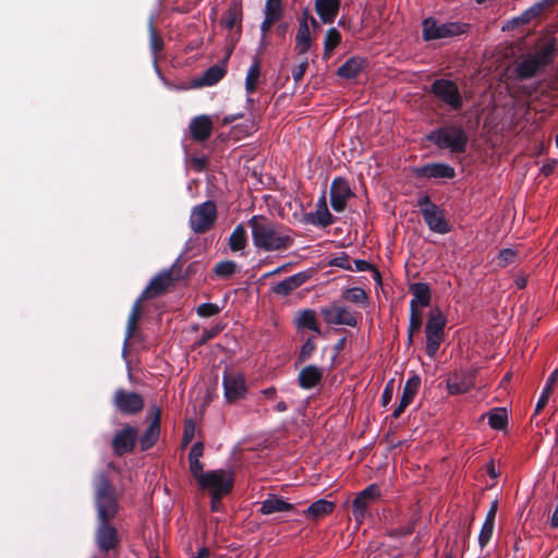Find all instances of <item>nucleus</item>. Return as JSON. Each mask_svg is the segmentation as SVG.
<instances>
[{"label":"nucleus","instance_id":"1","mask_svg":"<svg viewBox=\"0 0 558 558\" xmlns=\"http://www.w3.org/2000/svg\"><path fill=\"white\" fill-rule=\"evenodd\" d=\"M253 245L265 252H283L293 243V231L263 215H254L247 221Z\"/></svg>","mask_w":558,"mask_h":558},{"label":"nucleus","instance_id":"2","mask_svg":"<svg viewBox=\"0 0 558 558\" xmlns=\"http://www.w3.org/2000/svg\"><path fill=\"white\" fill-rule=\"evenodd\" d=\"M93 487L97 521H112L120 508L117 488L105 472L95 474Z\"/></svg>","mask_w":558,"mask_h":558},{"label":"nucleus","instance_id":"3","mask_svg":"<svg viewBox=\"0 0 558 558\" xmlns=\"http://www.w3.org/2000/svg\"><path fill=\"white\" fill-rule=\"evenodd\" d=\"M426 141L436 145L439 149H448L451 154L466 151L469 135L459 124H446L434 129L426 136Z\"/></svg>","mask_w":558,"mask_h":558},{"label":"nucleus","instance_id":"4","mask_svg":"<svg viewBox=\"0 0 558 558\" xmlns=\"http://www.w3.org/2000/svg\"><path fill=\"white\" fill-rule=\"evenodd\" d=\"M555 52L556 41L551 39L545 43L535 52L526 54L514 69L515 78L525 81L536 76L553 62Z\"/></svg>","mask_w":558,"mask_h":558},{"label":"nucleus","instance_id":"5","mask_svg":"<svg viewBox=\"0 0 558 558\" xmlns=\"http://www.w3.org/2000/svg\"><path fill=\"white\" fill-rule=\"evenodd\" d=\"M416 206L424 222L432 232L447 234L451 231V225L445 216V211L437 204L432 202L428 194H423L417 198Z\"/></svg>","mask_w":558,"mask_h":558},{"label":"nucleus","instance_id":"6","mask_svg":"<svg viewBox=\"0 0 558 558\" xmlns=\"http://www.w3.org/2000/svg\"><path fill=\"white\" fill-rule=\"evenodd\" d=\"M470 24L447 22L439 24L434 17H426L422 22V38L424 41L444 39L465 34Z\"/></svg>","mask_w":558,"mask_h":558},{"label":"nucleus","instance_id":"7","mask_svg":"<svg viewBox=\"0 0 558 558\" xmlns=\"http://www.w3.org/2000/svg\"><path fill=\"white\" fill-rule=\"evenodd\" d=\"M217 220V206L214 201H206L193 207L190 215V228L196 234L209 231Z\"/></svg>","mask_w":558,"mask_h":558},{"label":"nucleus","instance_id":"8","mask_svg":"<svg viewBox=\"0 0 558 558\" xmlns=\"http://www.w3.org/2000/svg\"><path fill=\"white\" fill-rule=\"evenodd\" d=\"M202 490L208 494L229 495L234 486V476L232 472L223 469L207 471L205 476L198 483Z\"/></svg>","mask_w":558,"mask_h":558},{"label":"nucleus","instance_id":"9","mask_svg":"<svg viewBox=\"0 0 558 558\" xmlns=\"http://www.w3.org/2000/svg\"><path fill=\"white\" fill-rule=\"evenodd\" d=\"M447 324V319L444 314L437 310L430 312L425 326L426 333V347L425 352L429 357H435L437 354L441 341L444 339V330Z\"/></svg>","mask_w":558,"mask_h":558},{"label":"nucleus","instance_id":"10","mask_svg":"<svg viewBox=\"0 0 558 558\" xmlns=\"http://www.w3.org/2000/svg\"><path fill=\"white\" fill-rule=\"evenodd\" d=\"M429 93L447 105L451 110L459 111L463 107V98L456 82L447 78H437Z\"/></svg>","mask_w":558,"mask_h":558},{"label":"nucleus","instance_id":"11","mask_svg":"<svg viewBox=\"0 0 558 558\" xmlns=\"http://www.w3.org/2000/svg\"><path fill=\"white\" fill-rule=\"evenodd\" d=\"M242 19L243 11L240 2L232 1L230 2L227 11L220 19V25L229 31L235 28L234 33L230 34L229 40L230 45L227 49V58H230L232 54L236 43L240 40L242 34Z\"/></svg>","mask_w":558,"mask_h":558},{"label":"nucleus","instance_id":"12","mask_svg":"<svg viewBox=\"0 0 558 558\" xmlns=\"http://www.w3.org/2000/svg\"><path fill=\"white\" fill-rule=\"evenodd\" d=\"M112 405L124 415H135L143 411L145 401L142 395L119 388L112 397Z\"/></svg>","mask_w":558,"mask_h":558},{"label":"nucleus","instance_id":"13","mask_svg":"<svg viewBox=\"0 0 558 558\" xmlns=\"http://www.w3.org/2000/svg\"><path fill=\"white\" fill-rule=\"evenodd\" d=\"M223 396L228 403H234L245 397L247 387L242 374L226 369L222 374Z\"/></svg>","mask_w":558,"mask_h":558},{"label":"nucleus","instance_id":"14","mask_svg":"<svg viewBox=\"0 0 558 558\" xmlns=\"http://www.w3.org/2000/svg\"><path fill=\"white\" fill-rule=\"evenodd\" d=\"M411 172L417 180H452L456 178V169L445 162H428L413 167Z\"/></svg>","mask_w":558,"mask_h":558},{"label":"nucleus","instance_id":"15","mask_svg":"<svg viewBox=\"0 0 558 558\" xmlns=\"http://www.w3.org/2000/svg\"><path fill=\"white\" fill-rule=\"evenodd\" d=\"M380 497V489L376 484H371L361 490L352 501V515L360 525L363 523L368 507Z\"/></svg>","mask_w":558,"mask_h":558},{"label":"nucleus","instance_id":"16","mask_svg":"<svg viewBox=\"0 0 558 558\" xmlns=\"http://www.w3.org/2000/svg\"><path fill=\"white\" fill-rule=\"evenodd\" d=\"M94 538L97 548L104 554L116 549L120 544L118 530L111 521H98Z\"/></svg>","mask_w":558,"mask_h":558},{"label":"nucleus","instance_id":"17","mask_svg":"<svg viewBox=\"0 0 558 558\" xmlns=\"http://www.w3.org/2000/svg\"><path fill=\"white\" fill-rule=\"evenodd\" d=\"M355 194L352 191L348 180L343 177H336L330 184V205L337 213H342L350 198Z\"/></svg>","mask_w":558,"mask_h":558},{"label":"nucleus","instance_id":"18","mask_svg":"<svg viewBox=\"0 0 558 558\" xmlns=\"http://www.w3.org/2000/svg\"><path fill=\"white\" fill-rule=\"evenodd\" d=\"M174 280L173 268L162 270L150 280L138 299L145 301L163 294Z\"/></svg>","mask_w":558,"mask_h":558},{"label":"nucleus","instance_id":"19","mask_svg":"<svg viewBox=\"0 0 558 558\" xmlns=\"http://www.w3.org/2000/svg\"><path fill=\"white\" fill-rule=\"evenodd\" d=\"M320 313L325 322L330 325H347L350 327L357 325L355 315L347 307L338 306L337 304L322 307Z\"/></svg>","mask_w":558,"mask_h":558},{"label":"nucleus","instance_id":"20","mask_svg":"<svg viewBox=\"0 0 558 558\" xmlns=\"http://www.w3.org/2000/svg\"><path fill=\"white\" fill-rule=\"evenodd\" d=\"M137 439V428L125 425L112 439V448L117 456L121 457L134 450Z\"/></svg>","mask_w":558,"mask_h":558},{"label":"nucleus","instance_id":"21","mask_svg":"<svg viewBox=\"0 0 558 558\" xmlns=\"http://www.w3.org/2000/svg\"><path fill=\"white\" fill-rule=\"evenodd\" d=\"M213 129V120L206 114L194 117L189 125L191 138L199 143L207 141L211 136Z\"/></svg>","mask_w":558,"mask_h":558},{"label":"nucleus","instance_id":"22","mask_svg":"<svg viewBox=\"0 0 558 558\" xmlns=\"http://www.w3.org/2000/svg\"><path fill=\"white\" fill-rule=\"evenodd\" d=\"M150 413L153 418L147 429L140 438V445L143 451L150 449L159 439L161 412L159 408L153 407Z\"/></svg>","mask_w":558,"mask_h":558},{"label":"nucleus","instance_id":"23","mask_svg":"<svg viewBox=\"0 0 558 558\" xmlns=\"http://www.w3.org/2000/svg\"><path fill=\"white\" fill-rule=\"evenodd\" d=\"M421 386V377L418 375H412L405 381L402 390V396L398 407L392 413L393 418H398L404 412V410L412 403Z\"/></svg>","mask_w":558,"mask_h":558},{"label":"nucleus","instance_id":"24","mask_svg":"<svg viewBox=\"0 0 558 558\" xmlns=\"http://www.w3.org/2000/svg\"><path fill=\"white\" fill-rule=\"evenodd\" d=\"M310 278V271H300L275 284L271 288V291L279 296H288L298 288L303 286Z\"/></svg>","mask_w":558,"mask_h":558},{"label":"nucleus","instance_id":"25","mask_svg":"<svg viewBox=\"0 0 558 558\" xmlns=\"http://www.w3.org/2000/svg\"><path fill=\"white\" fill-rule=\"evenodd\" d=\"M229 58H225V60L218 64H214L209 66L204 74L195 81V86H213L221 81L227 74V62Z\"/></svg>","mask_w":558,"mask_h":558},{"label":"nucleus","instance_id":"26","mask_svg":"<svg viewBox=\"0 0 558 558\" xmlns=\"http://www.w3.org/2000/svg\"><path fill=\"white\" fill-rule=\"evenodd\" d=\"M295 509L293 504L286 501L282 497L269 494L260 505V513L270 515L278 512H291Z\"/></svg>","mask_w":558,"mask_h":558},{"label":"nucleus","instance_id":"27","mask_svg":"<svg viewBox=\"0 0 558 558\" xmlns=\"http://www.w3.org/2000/svg\"><path fill=\"white\" fill-rule=\"evenodd\" d=\"M308 11H303V17L300 20L296 36L295 49L299 54H305L312 46L311 31L307 22Z\"/></svg>","mask_w":558,"mask_h":558},{"label":"nucleus","instance_id":"28","mask_svg":"<svg viewBox=\"0 0 558 558\" xmlns=\"http://www.w3.org/2000/svg\"><path fill=\"white\" fill-rule=\"evenodd\" d=\"M324 372L316 365H307L303 367L298 375L299 386L303 389H312L319 385L323 380Z\"/></svg>","mask_w":558,"mask_h":558},{"label":"nucleus","instance_id":"29","mask_svg":"<svg viewBox=\"0 0 558 558\" xmlns=\"http://www.w3.org/2000/svg\"><path fill=\"white\" fill-rule=\"evenodd\" d=\"M340 4V0H315V11L323 23L331 24L339 13Z\"/></svg>","mask_w":558,"mask_h":558},{"label":"nucleus","instance_id":"30","mask_svg":"<svg viewBox=\"0 0 558 558\" xmlns=\"http://www.w3.org/2000/svg\"><path fill=\"white\" fill-rule=\"evenodd\" d=\"M142 302L140 299H137L129 314L126 328H125V337H124V343H123V353L126 352L130 339L134 337L137 328H138V322L142 316Z\"/></svg>","mask_w":558,"mask_h":558},{"label":"nucleus","instance_id":"31","mask_svg":"<svg viewBox=\"0 0 558 558\" xmlns=\"http://www.w3.org/2000/svg\"><path fill=\"white\" fill-rule=\"evenodd\" d=\"M409 291L412 293L413 299L410 302L415 304V308L418 305L422 307L428 306L432 300V291L428 283L425 282H414L409 286Z\"/></svg>","mask_w":558,"mask_h":558},{"label":"nucleus","instance_id":"32","mask_svg":"<svg viewBox=\"0 0 558 558\" xmlns=\"http://www.w3.org/2000/svg\"><path fill=\"white\" fill-rule=\"evenodd\" d=\"M366 60L361 57H351L337 70V75L343 78H355L363 70Z\"/></svg>","mask_w":558,"mask_h":558},{"label":"nucleus","instance_id":"33","mask_svg":"<svg viewBox=\"0 0 558 558\" xmlns=\"http://www.w3.org/2000/svg\"><path fill=\"white\" fill-rule=\"evenodd\" d=\"M335 508H336V505L332 501H329L326 499H318V500L312 502L306 508V510L304 511V514L307 518L317 520L327 514H330L335 510Z\"/></svg>","mask_w":558,"mask_h":558},{"label":"nucleus","instance_id":"34","mask_svg":"<svg viewBox=\"0 0 558 558\" xmlns=\"http://www.w3.org/2000/svg\"><path fill=\"white\" fill-rule=\"evenodd\" d=\"M305 221L307 223L325 228L332 225L335 222V218L330 214L327 204H324L323 209H316L313 213H307L305 215Z\"/></svg>","mask_w":558,"mask_h":558},{"label":"nucleus","instance_id":"35","mask_svg":"<svg viewBox=\"0 0 558 558\" xmlns=\"http://www.w3.org/2000/svg\"><path fill=\"white\" fill-rule=\"evenodd\" d=\"M295 326L298 329H308L320 333L319 326L316 319V313L313 310L306 308L299 313L295 318Z\"/></svg>","mask_w":558,"mask_h":558},{"label":"nucleus","instance_id":"36","mask_svg":"<svg viewBox=\"0 0 558 558\" xmlns=\"http://www.w3.org/2000/svg\"><path fill=\"white\" fill-rule=\"evenodd\" d=\"M558 380V368L555 369L547 378L546 384L543 388V391L537 400V403L535 405L534 415H537L542 412V410L545 408V405L548 402L549 396L553 391V386Z\"/></svg>","mask_w":558,"mask_h":558},{"label":"nucleus","instance_id":"37","mask_svg":"<svg viewBox=\"0 0 558 558\" xmlns=\"http://www.w3.org/2000/svg\"><path fill=\"white\" fill-rule=\"evenodd\" d=\"M247 245V233L243 225H238L229 236V247L232 252H239Z\"/></svg>","mask_w":558,"mask_h":558},{"label":"nucleus","instance_id":"38","mask_svg":"<svg viewBox=\"0 0 558 558\" xmlns=\"http://www.w3.org/2000/svg\"><path fill=\"white\" fill-rule=\"evenodd\" d=\"M260 75V60L255 57L245 77V90L247 94H254L257 89V82Z\"/></svg>","mask_w":558,"mask_h":558},{"label":"nucleus","instance_id":"39","mask_svg":"<svg viewBox=\"0 0 558 558\" xmlns=\"http://www.w3.org/2000/svg\"><path fill=\"white\" fill-rule=\"evenodd\" d=\"M488 424L493 429L502 430L508 425V414L505 408H496L487 413Z\"/></svg>","mask_w":558,"mask_h":558},{"label":"nucleus","instance_id":"40","mask_svg":"<svg viewBox=\"0 0 558 558\" xmlns=\"http://www.w3.org/2000/svg\"><path fill=\"white\" fill-rule=\"evenodd\" d=\"M341 43V34L335 27L327 29L324 39V57L329 58Z\"/></svg>","mask_w":558,"mask_h":558},{"label":"nucleus","instance_id":"41","mask_svg":"<svg viewBox=\"0 0 558 558\" xmlns=\"http://www.w3.org/2000/svg\"><path fill=\"white\" fill-rule=\"evenodd\" d=\"M343 298L351 303L360 304L364 307L368 303L367 293L365 292L364 289L359 288V287H353V288L347 289L343 293Z\"/></svg>","mask_w":558,"mask_h":558},{"label":"nucleus","instance_id":"42","mask_svg":"<svg viewBox=\"0 0 558 558\" xmlns=\"http://www.w3.org/2000/svg\"><path fill=\"white\" fill-rule=\"evenodd\" d=\"M238 265L233 260H221L214 267V274L221 279L230 278L236 271Z\"/></svg>","mask_w":558,"mask_h":558},{"label":"nucleus","instance_id":"43","mask_svg":"<svg viewBox=\"0 0 558 558\" xmlns=\"http://www.w3.org/2000/svg\"><path fill=\"white\" fill-rule=\"evenodd\" d=\"M473 387V383L471 378L464 379H449L447 383V388L451 395H460L468 392Z\"/></svg>","mask_w":558,"mask_h":558},{"label":"nucleus","instance_id":"44","mask_svg":"<svg viewBox=\"0 0 558 558\" xmlns=\"http://www.w3.org/2000/svg\"><path fill=\"white\" fill-rule=\"evenodd\" d=\"M418 521V515L414 514L407 524L400 527L392 529L388 532V536L392 538H399L411 535L416 526Z\"/></svg>","mask_w":558,"mask_h":558},{"label":"nucleus","instance_id":"45","mask_svg":"<svg viewBox=\"0 0 558 558\" xmlns=\"http://www.w3.org/2000/svg\"><path fill=\"white\" fill-rule=\"evenodd\" d=\"M265 16L272 21H279L283 16L282 0H266Z\"/></svg>","mask_w":558,"mask_h":558},{"label":"nucleus","instance_id":"46","mask_svg":"<svg viewBox=\"0 0 558 558\" xmlns=\"http://www.w3.org/2000/svg\"><path fill=\"white\" fill-rule=\"evenodd\" d=\"M149 31V47L151 52L156 56L163 50L165 44L162 37L158 34L153 21L148 25Z\"/></svg>","mask_w":558,"mask_h":558},{"label":"nucleus","instance_id":"47","mask_svg":"<svg viewBox=\"0 0 558 558\" xmlns=\"http://www.w3.org/2000/svg\"><path fill=\"white\" fill-rule=\"evenodd\" d=\"M423 323V314L418 308H415V304L410 302V318L408 331H420Z\"/></svg>","mask_w":558,"mask_h":558},{"label":"nucleus","instance_id":"48","mask_svg":"<svg viewBox=\"0 0 558 558\" xmlns=\"http://www.w3.org/2000/svg\"><path fill=\"white\" fill-rule=\"evenodd\" d=\"M316 350V343L313 337H308L306 341L301 347L300 353L298 355V363L303 364L311 359L313 353Z\"/></svg>","mask_w":558,"mask_h":558},{"label":"nucleus","instance_id":"49","mask_svg":"<svg viewBox=\"0 0 558 558\" xmlns=\"http://www.w3.org/2000/svg\"><path fill=\"white\" fill-rule=\"evenodd\" d=\"M544 11L543 3L536 2L525 11H523L519 15V20L521 21V24L525 25L529 24L532 20L541 15V13Z\"/></svg>","mask_w":558,"mask_h":558},{"label":"nucleus","instance_id":"50","mask_svg":"<svg viewBox=\"0 0 558 558\" xmlns=\"http://www.w3.org/2000/svg\"><path fill=\"white\" fill-rule=\"evenodd\" d=\"M223 325L216 324L210 329H205L199 339L196 341V345L201 347L206 344L209 340L216 338L223 330Z\"/></svg>","mask_w":558,"mask_h":558},{"label":"nucleus","instance_id":"51","mask_svg":"<svg viewBox=\"0 0 558 558\" xmlns=\"http://www.w3.org/2000/svg\"><path fill=\"white\" fill-rule=\"evenodd\" d=\"M221 307L215 303H202L196 307V314L199 317H211L218 315Z\"/></svg>","mask_w":558,"mask_h":558},{"label":"nucleus","instance_id":"52","mask_svg":"<svg viewBox=\"0 0 558 558\" xmlns=\"http://www.w3.org/2000/svg\"><path fill=\"white\" fill-rule=\"evenodd\" d=\"M190 168L197 173L206 170L208 166V159L206 156H191L189 158Z\"/></svg>","mask_w":558,"mask_h":558},{"label":"nucleus","instance_id":"53","mask_svg":"<svg viewBox=\"0 0 558 558\" xmlns=\"http://www.w3.org/2000/svg\"><path fill=\"white\" fill-rule=\"evenodd\" d=\"M494 526L495 525L486 522L483 523L478 535V545L481 546V548H484L492 539Z\"/></svg>","mask_w":558,"mask_h":558},{"label":"nucleus","instance_id":"54","mask_svg":"<svg viewBox=\"0 0 558 558\" xmlns=\"http://www.w3.org/2000/svg\"><path fill=\"white\" fill-rule=\"evenodd\" d=\"M330 266L339 267L344 270H353L351 266V258L347 253H341L340 256L333 257L329 262Z\"/></svg>","mask_w":558,"mask_h":558},{"label":"nucleus","instance_id":"55","mask_svg":"<svg viewBox=\"0 0 558 558\" xmlns=\"http://www.w3.org/2000/svg\"><path fill=\"white\" fill-rule=\"evenodd\" d=\"M195 435V424L192 420L184 423L182 447L187 446Z\"/></svg>","mask_w":558,"mask_h":558},{"label":"nucleus","instance_id":"56","mask_svg":"<svg viewBox=\"0 0 558 558\" xmlns=\"http://www.w3.org/2000/svg\"><path fill=\"white\" fill-rule=\"evenodd\" d=\"M189 463L190 472L198 484L202 481V476L206 475V472L203 471V463L199 460H190Z\"/></svg>","mask_w":558,"mask_h":558},{"label":"nucleus","instance_id":"57","mask_svg":"<svg viewBox=\"0 0 558 558\" xmlns=\"http://www.w3.org/2000/svg\"><path fill=\"white\" fill-rule=\"evenodd\" d=\"M308 68V59L305 57L301 62L300 64H298L296 66H294L292 69V77L293 80L299 83L300 81H302L306 70Z\"/></svg>","mask_w":558,"mask_h":558},{"label":"nucleus","instance_id":"58","mask_svg":"<svg viewBox=\"0 0 558 558\" xmlns=\"http://www.w3.org/2000/svg\"><path fill=\"white\" fill-rule=\"evenodd\" d=\"M393 387H395V380L390 379L386 384L384 391L381 393L380 402H381L383 407H387L390 403V401L392 400Z\"/></svg>","mask_w":558,"mask_h":558},{"label":"nucleus","instance_id":"59","mask_svg":"<svg viewBox=\"0 0 558 558\" xmlns=\"http://www.w3.org/2000/svg\"><path fill=\"white\" fill-rule=\"evenodd\" d=\"M517 253L511 248H505L499 253V264L508 265L514 262Z\"/></svg>","mask_w":558,"mask_h":558},{"label":"nucleus","instance_id":"60","mask_svg":"<svg viewBox=\"0 0 558 558\" xmlns=\"http://www.w3.org/2000/svg\"><path fill=\"white\" fill-rule=\"evenodd\" d=\"M204 452V445L201 441L195 442L189 453V461L190 460H199V458L203 456Z\"/></svg>","mask_w":558,"mask_h":558},{"label":"nucleus","instance_id":"61","mask_svg":"<svg viewBox=\"0 0 558 558\" xmlns=\"http://www.w3.org/2000/svg\"><path fill=\"white\" fill-rule=\"evenodd\" d=\"M497 510H498V501L494 500L486 513V518H485L484 522L495 525Z\"/></svg>","mask_w":558,"mask_h":558},{"label":"nucleus","instance_id":"62","mask_svg":"<svg viewBox=\"0 0 558 558\" xmlns=\"http://www.w3.org/2000/svg\"><path fill=\"white\" fill-rule=\"evenodd\" d=\"M210 495V510L213 512H217L220 510L221 506V499L225 495H216V494H209Z\"/></svg>","mask_w":558,"mask_h":558},{"label":"nucleus","instance_id":"63","mask_svg":"<svg viewBox=\"0 0 558 558\" xmlns=\"http://www.w3.org/2000/svg\"><path fill=\"white\" fill-rule=\"evenodd\" d=\"M354 266L356 271H371L374 269V266L364 259H355Z\"/></svg>","mask_w":558,"mask_h":558},{"label":"nucleus","instance_id":"64","mask_svg":"<svg viewBox=\"0 0 558 558\" xmlns=\"http://www.w3.org/2000/svg\"><path fill=\"white\" fill-rule=\"evenodd\" d=\"M555 168H556V161L551 160L542 166L541 173L544 174L545 177H548L554 172Z\"/></svg>","mask_w":558,"mask_h":558}]
</instances>
